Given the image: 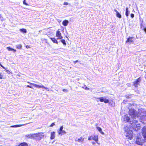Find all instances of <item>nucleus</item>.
Wrapping results in <instances>:
<instances>
[{"label": "nucleus", "instance_id": "obj_1", "mask_svg": "<svg viewBox=\"0 0 146 146\" xmlns=\"http://www.w3.org/2000/svg\"><path fill=\"white\" fill-rule=\"evenodd\" d=\"M130 123L131 125V127L135 131H137L140 127L139 123L135 119H134L132 121H131Z\"/></svg>", "mask_w": 146, "mask_h": 146}, {"label": "nucleus", "instance_id": "obj_2", "mask_svg": "<svg viewBox=\"0 0 146 146\" xmlns=\"http://www.w3.org/2000/svg\"><path fill=\"white\" fill-rule=\"evenodd\" d=\"M124 129L125 131V134L126 138L131 139L133 137L132 131L130 130L128 127L127 126L124 127Z\"/></svg>", "mask_w": 146, "mask_h": 146}, {"label": "nucleus", "instance_id": "obj_3", "mask_svg": "<svg viewBox=\"0 0 146 146\" xmlns=\"http://www.w3.org/2000/svg\"><path fill=\"white\" fill-rule=\"evenodd\" d=\"M145 142H146V141H145V138L143 139L141 137L138 136L136 138L135 142L136 144L139 145H142Z\"/></svg>", "mask_w": 146, "mask_h": 146}, {"label": "nucleus", "instance_id": "obj_4", "mask_svg": "<svg viewBox=\"0 0 146 146\" xmlns=\"http://www.w3.org/2000/svg\"><path fill=\"white\" fill-rule=\"evenodd\" d=\"M137 112L134 110L133 109H131L129 110V115L131 116V117L133 119H136L137 117ZM138 118V116L137 117Z\"/></svg>", "mask_w": 146, "mask_h": 146}, {"label": "nucleus", "instance_id": "obj_5", "mask_svg": "<svg viewBox=\"0 0 146 146\" xmlns=\"http://www.w3.org/2000/svg\"><path fill=\"white\" fill-rule=\"evenodd\" d=\"M35 135L34 136V139L36 140H40L42 138L44 137L43 133L42 132H40V133H34Z\"/></svg>", "mask_w": 146, "mask_h": 146}, {"label": "nucleus", "instance_id": "obj_6", "mask_svg": "<svg viewBox=\"0 0 146 146\" xmlns=\"http://www.w3.org/2000/svg\"><path fill=\"white\" fill-rule=\"evenodd\" d=\"M63 127L62 126L60 127L59 129L57 130L58 132L59 135H62L66 133V132L65 131L63 130Z\"/></svg>", "mask_w": 146, "mask_h": 146}, {"label": "nucleus", "instance_id": "obj_7", "mask_svg": "<svg viewBox=\"0 0 146 146\" xmlns=\"http://www.w3.org/2000/svg\"><path fill=\"white\" fill-rule=\"evenodd\" d=\"M28 83L29 84H30L33 85L35 87H36L37 88H44L46 89H47L48 88L46 87H45L43 85H38L36 84H35L34 83H31L30 82H28Z\"/></svg>", "mask_w": 146, "mask_h": 146}, {"label": "nucleus", "instance_id": "obj_8", "mask_svg": "<svg viewBox=\"0 0 146 146\" xmlns=\"http://www.w3.org/2000/svg\"><path fill=\"white\" fill-rule=\"evenodd\" d=\"M97 99L99 100L101 102H104L105 103H108L109 102V100L106 99V97L105 96L98 98Z\"/></svg>", "mask_w": 146, "mask_h": 146}, {"label": "nucleus", "instance_id": "obj_9", "mask_svg": "<svg viewBox=\"0 0 146 146\" xmlns=\"http://www.w3.org/2000/svg\"><path fill=\"white\" fill-rule=\"evenodd\" d=\"M56 36L57 37V39H61L63 37L62 36L61 33L60 32L59 30L56 31Z\"/></svg>", "mask_w": 146, "mask_h": 146}, {"label": "nucleus", "instance_id": "obj_10", "mask_svg": "<svg viewBox=\"0 0 146 146\" xmlns=\"http://www.w3.org/2000/svg\"><path fill=\"white\" fill-rule=\"evenodd\" d=\"M88 140H94L95 141H98V136L96 135L93 136H89L88 137Z\"/></svg>", "mask_w": 146, "mask_h": 146}, {"label": "nucleus", "instance_id": "obj_11", "mask_svg": "<svg viewBox=\"0 0 146 146\" xmlns=\"http://www.w3.org/2000/svg\"><path fill=\"white\" fill-rule=\"evenodd\" d=\"M134 40L135 38L134 37H129L126 41V42H129V43H133L134 42Z\"/></svg>", "mask_w": 146, "mask_h": 146}, {"label": "nucleus", "instance_id": "obj_12", "mask_svg": "<svg viewBox=\"0 0 146 146\" xmlns=\"http://www.w3.org/2000/svg\"><path fill=\"white\" fill-rule=\"evenodd\" d=\"M142 134L145 141H146V127H144L142 130Z\"/></svg>", "mask_w": 146, "mask_h": 146}, {"label": "nucleus", "instance_id": "obj_13", "mask_svg": "<svg viewBox=\"0 0 146 146\" xmlns=\"http://www.w3.org/2000/svg\"><path fill=\"white\" fill-rule=\"evenodd\" d=\"M141 81L140 78H138L135 81L133 82V85L135 87H137V85L139 84Z\"/></svg>", "mask_w": 146, "mask_h": 146}, {"label": "nucleus", "instance_id": "obj_14", "mask_svg": "<svg viewBox=\"0 0 146 146\" xmlns=\"http://www.w3.org/2000/svg\"><path fill=\"white\" fill-rule=\"evenodd\" d=\"M35 135L34 134H30L26 135L25 137L28 138L34 139Z\"/></svg>", "mask_w": 146, "mask_h": 146}, {"label": "nucleus", "instance_id": "obj_15", "mask_svg": "<svg viewBox=\"0 0 146 146\" xmlns=\"http://www.w3.org/2000/svg\"><path fill=\"white\" fill-rule=\"evenodd\" d=\"M55 137V132L52 131L51 133L50 139H54Z\"/></svg>", "mask_w": 146, "mask_h": 146}, {"label": "nucleus", "instance_id": "obj_16", "mask_svg": "<svg viewBox=\"0 0 146 146\" xmlns=\"http://www.w3.org/2000/svg\"><path fill=\"white\" fill-rule=\"evenodd\" d=\"M124 121L127 122H128L130 120V118L127 115H125L123 117Z\"/></svg>", "mask_w": 146, "mask_h": 146}, {"label": "nucleus", "instance_id": "obj_17", "mask_svg": "<svg viewBox=\"0 0 146 146\" xmlns=\"http://www.w3.org/2000/svg\"><path fill=\"white\" fill-rule=\"evenodd\" d=\"M84 141V138L82 137H80L79 138H77L75 140V141H78L79 142H82Z\"/></svg>", "mask_w": 146, "mask_h": 146}, {"label": "nucleus", "instance_id": "obj_18", "mask_svg": "<svg viewBox=\"0 0 146 146\" xmlns=\"http://www.w3.org/2000/svg\"><path fill=\"white\" fill-rule=\"evenodd\" d=\"M29 123H27L26 124H23V125H12V126H11L10 127H21V126H23V125H26V124H27Z\"/></svg>", "mask_w": 146, "mask_h": 146}, {"label": "nucleus", "instance_id": "obj_19", "mask_svg": "<svg viewBox=\"0 0 146 146\" xmlns=\"http://www.w3.org/2000/svg\"><path fill=\"white\" fill-rule=\"evenodd\" d=\"M114 11L116 13V16L118 18H120L121 16L119 12L115 9H114Z\"/></svg>", "mask_w": 146, "mask_h": 146}, {"label": "nucleus", "instance_id": "obj_20", "mask_svg": "<svg viewBox=\"0 0 146 146\" xmlns=\"http://www.w3.org/2000/svg\"><path fill=\"white\" fill-rule=\"evenodd\" d=\"M68 21L67 20L64 21L62 23V25L64 26H66L68 23Z\"/></svg>", "mask_w": 146, "mask_h": 146}, {"label": "nucleus", "instance_id": "obj_21", "mask_svg": "<svg viewBox=\"0 0 146 146\" xmlns=\"http://www.w3.org/2000/svg\"><path fill=\"white\" fill-rule=\"evenodd\" d=\"M96 128L100 133H101L102 134H104V132L102 131V130L100 127H97Z\"/></svg>", "mask_w": 146, "mask_h": 146}, {"label": "nucleus", "instance_id": "obj_22", "mask_svg": "<svg viewBox=\"0 0 146 146\" xmlns=\"http://www.w3.org/2000/svg\"><path fill=\"white\" fill-rule=\"evenodd\" d=\"M51 40L53 41V42L55 43L58 44V41L57 40L54 38H50Z\"/></svg>", "mask_w": 146, "mask_h": 146}, {"label": "nucleus", "instance_id": "obj_23", "mask_svg": "<svg viewBox=\"0 0 146 146\" xmlns=\"http://www.w3.org/2000/svg\"><path fill=\"white\" fill-rule=\"evenodd\" d=\"M7 48L8 49V50L9 51H13L14 52H15L16 50L14 49L11 48L9 47H7Z\"/></svg>", "mask_w": 146, "mask_h": 146}, {"label": "nucleus", "instance_id": "obj_24", "mask_svg": "<svg viewBox=\"0 0 146 146\" xmlns=\"http://www.w3.org/2000/svg\"><path fill=\"white\" fill-rule=\"evenodd\" d=\"M18 146H28V144L26 143H21Z\"/></svg>", "mask_w": 146, "mask_h": 146}, {"label": "nucleus", "instance_id": "obj_25", "mask_svg": "<svg viewBox=\"0 0 146 146\" xmlns=\"http://www.w3.org/2000/svg\"><path fill=\"white\" fill-rule=\"evenodd\" d=\"M19 30L22 32L23 33H26L27 30L25 29H20Z\"/></svg>", "mask_w": 146, "mask_h": 146}, {"label": "nucleus", "instance_id": "obj_26", "mask_svg": "<svg viewBox=\"0 0 146 146\" xmlns=\"http://www.w3.org/2000/svg\"><path fill=\"white\" fill-rule=\"evenodd\" d=\"M22 46L21 44H18L16 45V48L18 49L21 48Z\"/></svg>", "mask_w": 146, "mask_h": 146}, {"label": "nucleus", "instance_id": "obj_27", "mask_svg": "<svg viewBox=\"0 0 146 146\" xmlns=\"http://www.w3.org/2000/svg\"><path fill=\"white\" fill-rule=\"evenodd\" d=\"M129 11L128 10V8H126V9L125 15L127 17L128 16Z\"/></svg>", "mask_w": 146, "mask_h": 146}, {"label": "nucleus", "instance_id": "obj_28", "mask_svg": "<svg viewBox=\"0 0 146 146\" xmlns=\"http://www.w3.org/2000/svg\"><path fill=\"white\" fill-rule=\"evenodd\" d=\"M61 41L63 44L64 45H66V43L65 41L64 40L62 39L61 40Z\"/></svg>", "mask_w": 146, "mask_h": 146}, {"label": "nucleus", "instance_id": "obj_29", "mask_svg": "<svg viewBox=\"0 0 146 146\" xmlns=\"http://www.w3.org/2000/svg\"><path fill=\"white\" fill-rule=\"evenodd\" d=\"M110 104H111V106L112 107H114L115 106V103L113 101H112L110 103Z\"/></svg>", "mask_w": 146, "mask_h": 146}, {"label": "nucleus", "instance_id": "obj_30", "mask_svg": "<svg viewBox=\"0 0 146 146\" xmlns=\"http://www.w3.org/2000/svg\"><path fill=\"white\" fill-rule=\"evenodd\" d=\"M63 4H64V5H67L69 4H70L67 2H64V3Z\"/></svg>", "mask_w": 146, "mask_h": 146}, {"label": "nucleus", "instance_id": "obj_31", "mask_svg": "<svg viewBox=\"0 0 146 146\" xmlns=\"http://www.w3.org/2000/svg\"><path fill=\"white\" fill-rule=\"evenodd\" d=\"M6 72L8 74H10V71H9L7 69H5Z\"/></svg>", "mask_w": 146, "mask_h": 146}, {"label": "nucleus", "instance_id": "obj_32", "mask_svg": "<svg viewBox=\"0 0 146 146\" xmlns=\"http://www.w3.org/2000/svg\"><path fill=\"white\" fill-rule=\"evenodd\" d=\"M62 90L63 92H68V90H67L65 89H63Z\"/></svg>", "mask_w": 146, "mask_h": 146}, {"label": "nucleus", "instance_id": "obj_33", "mask_svg": "<svg viewBox=\"0 0 146 146\" xmlns=\"http://www.w3.org/2000/svg\"><path fill=\"white\" fill-rule=\"evenodd\" d=\"M134 14L132 13L131 14V17L132 18H133L134 17Z\"/></svg>", "mask_w": 146, "mask_h": 146}, {"label": "nucleus", "instance_id": "obj_34", "mask_svg": "<svg viewBox=\"0 0 146 146\" xmlns=\"http://www.w3.org/2000/svg\"><path fill=\"white\" fill-rule=\"evenodd\" d=\"M55 125V124L54 123H52V124L50 125V127H52L54 126Z\"/></svg>", "mask_w": 146, "mask_h": 146}, {"label": "nucleus", "instance_id": "obj_35", "mask_svg": "<svg viewBox=\"0 0 146 146\" xmlns=\"http://www.w3.org/2000/svg\"><path fill=\"white\" fill-rule=\"evenodd\" d=\"M23 4L25 5H28V4H27V3H25V0L23 1Z\"/></svg>", "mask_w": 146, "mask_h": 146}, {"label": "nucleus", "instance_id": "obj_36", "mask_svg": "<svg viewBox=\"0 0 146 146\" xmlns=\"http://www.w3.org/2000/svg\"><path fill=\"white\" fill-rule=\"evenodd\" d=\"M3 76L1 75V73H0V79H2L3 78Z\"/></svg>", "mask_w": 146, "mask_h": 146}, {"label": "nucleus", "instance_id": "obj_37", "mask_svg": "<svg viewBox=\"0 0 146 146\" xmlns=\"http://www.w3.org/2000/svg\"><path fill=\"white\" fill-rule=\"evenodd\" d=\"M27 87H29V88H33V87L31 86H29V85H28L27 86Z\"/></svg>", "mask_w": 146, "mask_h": 146}, {"label": "nucleus", "instance_id": "obj_38", "mask_svg": "<svg viewBox=\"0 0 146 146\" xmlns=\"http://www.w3.org/2000/svg\"><path fill=\"white\" fill-rule=\"evenodd\" d=\"M26 48H30V47L29 46V45H26Z\"/></svg>", "mask_w": 146, "mask_h": 146}, {"label": "nucleus", "instance_id": "obj_39", "mask_svg": "<svg viewBox=\"0 0 146 146\" xmlns=\"http://www.w3.org/2000/svg\"><path fill=\"white\" fill-rule=\"evenodd\" d=\"M143 30L146 33V28H144Z\"/></svg>", "mask_w": 146, "mask_h": 146}, {"label": "nucleus", "instance_id": "obj_40", "mask_svg": "<svg viewBox=\"0 0 146 146\" xmlns=\"http://www.w3.org/2000/svg\"><path fill=\"white\" fill-rule=\"evenodd\" d=\"M98 141H96V143L97 144H98V145H100V143H98Z\"/></svg>", "mask_w": 146, "mask_h": 146}, {"label": "nucleus", "instance_id": "obj_41", "mask_svg": "<svg viewBox=\"0 0 146 146\" xmlns=\"http://www.w3.org/2000/svg\"><path fill=\"white\" fill-rule=\"evenodd\" d=\"M78 62V60H76V61H74V63H76V62Z\"/></svg>", "mask_w": 146, "mask_h": 146}, {"label": "nucleus", "instance_id": "obj_42", "mask_svg": "<svg viewBox=\"0 0 146 146\" xmlns=\"http://www.w3.org/2000/svg\"><path fill=\"white\" fill-rule=\"evenodd\" d=\"M92 143L93 144V145H94V144H95V143L93 142V141H92Z\"/></svg>", "mask_w": 146, "mask_h": 146}, {"label": "nucleus", "instance_id": "obj_43", "mask_svg": "<svg viewBox=\"0 0 146 146\" xmlns=\"http://www.w3.org/2000/svg\"><path fill=\"white\" fill-rule=\"evenodd\" d=\"M144 117V120H146V116H143Z\"/></svg>", "mask_w": 146, "mask_h": 146}, {"label": "nucleus", "instance_id": "obj_44", "mask_svg": "<svg viewBox=\"0 0 146 146\" xmlns=\"http://www.w3.org/2000/svg\"><path fill=\"white\" fill-rule=\"evenodd\" d=\"M85 89L86 90H88L89 89V88L87 87H86V88H85Z\"/></svg>", "mask_w": 146, "mask_h": 146}, {"label": "nucleus", "instance_id": "obj_45", "mask_svg": "<svg viewBox=\"0 0 146 146\" xmlns=\"http://www.w3.org/2000/svg\"><path fill=\"white\" fill-rule=\"evenodd\" d=\"M0 65L2 67L4 68L5 69V68H4V67H3V66L1 65V64H0Z\"/></svg>", "mask_w": 146, "mask_h": 146}, {"label": "nucleus", "instance_id": "obj_46", "mask_svg": "<svg viewBox=\"0 0 146 146\" xmlns=\"http://www.w3.org/2000/svg\"><path fill=\"white\" fill-rule=\"evenodd\" d=\"M128 84V86H130V84Z\"/></svg>", "mask_w": 146, "mask_h": 146}, {"label": "nucleus", "instance_id": "obj_47", "mask_svg": "<svg viewBox=\"0 0 146 146\" xmlns=\"http://www.w3.org/2000/svg\"><path fill=\"white\" fill-rule=\"evenodd\" d=\"M1 15L0 14V18L1 17Z\"/></svg>", "mask_w": 146, "mask_h": 146}, {"label": "nucleus", "instance_id": "obj_48", "mask_svg": "<svg viewBox=\"0 0 146 146\" xmlns=\"http://www.w3.org/2000/svg\"><path fill=\"white\" fill-rule=\"evenodd\" d=\"M18 75L19 76H19V75Z\"/></svg>", "mask_w": 146, "mask_h": 146}, {"label": "nucleus", "instance_id": "obj_49", "mask_svg": "<svg viewBox=\"0 0 146 146\" xmlns=\"http://www.w3.org/2000/svg\"><path fill=\"white\" fill-rule=\"evenodd\" d=\"M0 146H2L1 145H0Z\"/></svg>", "mask_w": 146, "mask_h": 146}]
</instances>
